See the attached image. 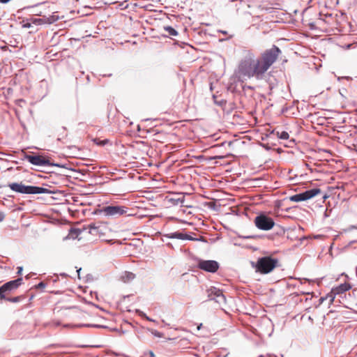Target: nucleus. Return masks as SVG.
<instances>
[{
	"label": "nucleus",
	"mask_w": 357,
	"mask_h": 357,
	"mask_svg": "<svg viewBox=\"0 0 357 357\" xmlns=\"http://www.w3.org/2000/svg\"><path fill=\"white\" fill-rule=\"evenodd\" d=\"M282 53L280 49L273 45L271 48L262 52L257 57L252 50L243 52V56L241 59L236 74L239 78L262 79L265 73L277 61Z\"/></svg>",
	"instance_id": "f257e3e1"
},
{
	"label": "nucleus",
	"mask_w": 357,
	"mask_h": 357,
	"mask_svg": "<svg viewBox=\"0 0 357 357\" xmlns=\"http://www.w3.org/2000/svg\"><path fill=\"white\" fill-rule=\"evenodd\" d=\"M278 259L266 256L259 257L257 262L251 261V265L257 272L261 274H268L278 266Z\"/></svg>",
	"instance_id": "f03ea898"
},
{
	"label": "nucleus",
	"mask_w": 357,
	"mask_h": 357,
	"mask_svg": "<svg viewBox=\"0 0 357 357\" xmlns=\"http://www.w3.org/2000/svg\"><path fill=\"white\" fill-rule=\"evenodd\" d=\"M8 186L14 192L25 195H37V194H51L52 191L47 188L26 185L22 183H10Z\"/></svg>",
	"instance_id": "7ed1b4c3"
},
{
	"label": "nucleus",
	"mask_w": 357,
	"mask_h": 357,
	"mask_svg": "<svg viewBox=\"0 0 357 357\" xmlns=\"http://www.w3.org/2000/svg\"><path fill=\"white\" fill-rule=\"evenodd\" d=\"M128 208L124 206L111 204L103 206L100 209L94 211L96 215H102L105 217L117 218L122 215H126Z\"/></svg>",
	"instance_id": "20e7f679"
},
{
	"label": "nucleus",
	"mask_w": 357,
	"mask_h": 357,
	"mask_svg": "<svg viewBox=\"0 0 357 357\" xmlns=\"http://www.w3.org/2000/svg\"><path fill=\"white\" fill-rule=\"evenodd\" d=\"M25 159L27 160L31 164L37 166H55L63 167V165H59L57 163L51 162L48 158L43 157L40 155H28L26 154L24 156Z\"/></svg>",
	"instance_id": "39448f33"
},
{
	"label": "nucleus",
	"mask_w": 357,
	"mask_h": 357,
	"mask_svg": "<svg viewBox=\"0 0 357 357\" xmlns=\"http://www.w3.org/2000/svg\"><path fill=\"white\" fill-rule=\"evenodd\" d=\"M255 224L258 229L264 231L271 229L275 225L273 218L265 214L257 215L255 219Z\"/></svg>",
	"instance_id": "423d86ee"
},
{
	"label": "nucleus",
	"mask_w": 357,
	"mask_h": 357,
	"mask_svg": "<svg viewBox=\"0 0 357 357\" xmlns=\"http://www.w3.org/2000/svg\"><path fill=\"white\" fill-rule=\"evenodd\" d=\"M22 283V278H19L14 280H10L0 287V300L6 298V294L17 289Z\"/></svg>",
	"instance_id": "0eeeda50"
},
{
	"label": "nucleus",
	"mask_w": 357,
	"mask_h": 357,
	"mask_svg": "<svg viewBox=\"0 0 357 357\" xmlns=\"http://www.w3.org/2000/svg\"><path fill=\"white\" fill-rule=\"evenodd\" d=\"M197 266L198 268L202 271L214 273L218 270L220 264L217 261L215 260L199 259L197 262Z\"/></svg>",
	"instance_id": "6e6552de"
},
{
	"label": "nucleus",
	"mask_w": 357,
	"mask_h": 357,
	"mask_svg": "<svg viewBox=\"0 0 357 357\" xmlns=\"http://www.w3.org/2000/svg\"><path fill=\"white\" fill-rule=\"evenodd\" d=\"M351 288L349 283L344 282L340 284L339 286L333 288L331 292L328 295V297L331 298V302H333L335 295L343 294L349 291Z\"/></svg>",
	"instance_id": "1a4fd4ad"
},
{
	"label": "nucleus",
	"mask_w": 357,
	"mask_h": 357,
	"mask_svg": "<svg viewBox=\"0 0 357 357\" xmlns=\"http://www.w3.org/2000/svg\"><path fill=\"white\" fill-rule=\"evenodd\" d=\"M165 237L168 238H176L181 240H188V241H200L199 238H194L188 234H183L182 232L176 231L173 233H169L164 235Z\"/></svg>",
	"instance_id": "9d476101"
},
{
	"label": "nucleus",
	"mask_w": 357,
	"mask_h": 357,
	"mask_svg": "<svg viewBox=\"0 0 357 357\" xmlns=\"http://www.w3.org/2000/svg\"><path fill=\"white\" fill-rule=\"evenodd\" d=\"M321 193V190L319 188H313L308 190H306L303 192V195L304 196L305 200H308L316 195Z\"/></svg>",
	"instance_id": "9b49d317"
},
{
	"label": "nucleus",
	"mask_w": 357,
	"mask_h": 357,
	"mask_svg": "<svg viewBox=\"0 0 357 357\" xmlns=\"http://www.w3.org/2000/svg\"><path fill=\"white\" fill-rule=\"evenodd\" d=\"M100 223H91L87 226V228L89 229V232L94 236H97L99 234H100Z\"/></svg>",
	"instance_id": "f8f14e48"
},
{
	"label": "nucleus",
	"mask_w": 357,
	"mask_h": 357,
	"mask_svg": "<svg viewBox=\"0 0 357 357\" xmlns=\"http://www.w3.org/2000/svg\"><path fill=\"white\" fill-rule=\"evenodd\" d=\"M220 289L212 287L210 289H207V296L208 298V300H213L214 301L216 297V294H218L220 292Z\"/></svg>",
	"instance_id": "ddd939ff"
},
{
	"label": "nucleus",
	"mask_w": 357,
	"mask_h": 357,
	"mask_svg": "<svg viewBox=\"0 0 357 357\" xmlns=\"http://www.w3.org/2000/svg\"><path fill=\"white\" fill-rule=\"evenodd\" d=\"M185 197L184 196H180L178 197H173L169 199V202L173 204L174 205H178L181 204L183 206V204L184 202Z\"/></svg>",
	"instance_id": "4468645a"
},
{
	"label": "nucleus",
	"mask_w": 357,
	"mask_h": 357,
	"mask_svg": "<svg viewBox=\"0 0 357 357\" xmlns=\"http://www.w3.org/2000/svg\"><path fill=\"white\" fill-rule=\"evenodd\" d=\"M289 200L294 202L305 201L303 192L291 196Z\"/></svg>",
	"instance_id": "2eb2a0df"
},
{
	"label": "nucleus",
	"mask_w": 357,
	"mask_h": 357,
	"mask_svg": "<svg viewBox=\"0 0 357 357\" xmlns=\"http://www.w3.org/2000/svg\"><path fill=\"white\" fill-rule=\"evenodd\" d=\"M214 301L219 304H223V303H226L225 296L222 294L221 290L220 291V292L218 294H216V297Z\"/></svg>",
	"instance_id": "dca6fc26"
},
{
	"label": "nucleus",
	"mask_w": 357,
	"mask_h": 357,
	"mask_svg": "<svg viewBox=\"0 0 357 357\" xmlns=\"http://www.w3.org/2000/svg\"><path fill=\"white\" fill-rule=\"evenodd\" d=\"M30 21L35 25H41L46 24V18L45 17L41 18H30Z\"/></svg>",
	"instance_id": "f3484780"
},
{
	"label": "nucleus",
	"mask_w": 357,
	"mask_h": 357,
	"mask_svg": "<svg viewBox=\"0 0 357 357\" xmlns=\"http://www.w3.org/2000/svg\"><path fill=\"white\" fill-rule=\"evenodd\" d=\"M164 30L166 31L169 35L172 36H176L178 34V31L170 26H164Z\"/></svg>",
	"instance_id": "a211bd4d"
},
{
	"label": "nucleus",
	"mask_w": 357,
	"mask_h": 357,
	"mask_svg": "<svg viewBox=\"0 0 357 357\" xmlns=\"http://www.w3.org/2000/svg\"><path fill=\"white\" fill-rule=\"evenodd\" d=\"M22 298H24V296H15V297H13V298H10V297H7L6 296V298H3V299L6 300V301H8L9 302H11V303H18L20 301H22Z\"/></svg>",
	"instance_id": "6ab92c4d"
},
{
	"label": "nucleus",
	"mask_w": 357,
	"mask_h": 357,
	"mask_svg": "<svg viewBox=\"0 0 357 357\" xmlns=\"http://www.w3.org/2000/svg\"><path fill=\"white\" fill-rule=\"evenodd\" d=\"M93 141L96 144L99 145V146H105L107 143H109V140L107 139L101 140L98 138H95L93 139Z\"/></svg>",
	"instance_id": "aec40b11"
},
{
	"label": "nucleus",
	"mask_w": 357,
	"mask_h": 357,
	"mask_svg": "<svg viewBox=\"0 0 357 357\" xmlns=\"http://www.w3.org/2000/svg\"><path fill=\"white\" fill-rule=\"evenodd\" d=\"M276 134L278 137L281 139H287L289 137V133L286 131H282L281 132H277Z\"/></svg>",
	"instance_id": "412c9836"
},
{
	"label": "nucleus",
	"mask_w": 357,
	"mask_h": 357,
	"mask_svg": "<svg viewBox=\"0 0 357 357\" xmlns=\"http://www.w3.org/2000/svg\"><path fill=\"white\" fill-rule=\"evenodd\" d=\"M45 18H46V24H48L54 23L58 19V17L54 15H51L48 17H45Z\"/></svg>",
	"instance_id": "4be33fe9"
},
{
	"label": "nucleus",
	"mask_w": 357,
	"mask_h": 357,
	"mask_svg": "<svg viewBox=\"0 0 357 357\" xmlns=\"http://www.w3.org/2000/svg\"><path fill=\"white\" fill-rule=\"evenodd\" d=\"M33 24L32 23V22H31V21H30V19H29V20H27V21H26V22L23 21L22 27H23V28H27V29H29V28L32 27Z\"/></svg>",
	"instance_id": "5701e85b"
},
{
	"label": "nucleus",
	"mask_w": 357,
	"mask_h": 357,
	"mask_svg": "<svg viewBox=\"0 0 357 357\" xmlns=\"http://www.w3.org/2000/svg\"><path fill=\"white\" fill-rule=\"evenodd\" d=\"M151 333L155 337H163V333L156 331V330H154V329H151Z\"/></svg>",
	"instance_id": "b1692460"
},
{
	"label": "nucleus",
	"mask_w": 357,
	"mask_h": 357,
	"mask_svg": "<svg viewBox=\"0 0 357 357\" xmlns=\"http://www.w3.org/2000/svg\"><path fill=\"white\" fill-rule=\"evenodd\" d=\"M79 327L81 326H86V327H95V328H105V326L102 325H97V324H82L79 325Z\"/></svg>",
	"instance_id": "393cba45"
},
{
	"label": "nucleus",
	"mask_w": 357,
	"mask_h": 357,
	"mask_svg": "<svg viewBox=\"0 0 357 357\" xmlns=\"http://www.w3.org/2000/svg\"><path fill=\"white\" fill-rule=\"evenodd\" d=\"M126 276H127V279H128V280H132V279H134V278H135V274H133L132 273L126 272Z\"/></svg>",
	"instance_id": "a878e982"
},
{
	"label": "nucleus",
	"mask_w": 357,
	"mask_h": 357,
	"mask_svg": "<svg viewBox=\"0 0 357 357\" xmlns=\"http://www.w3.org/2000/svg\"><path fill=\"white\" fill-rule=\"evenodd\" d=\"M46 287V284L44 282H39L36 286V289H43Z\"/></svg>",
	"instance_id": "bb28decb"
},
{
	"label": "nucleus",
	"mask_w": 357,
	"mask_h": 357,
	"mask_svg": "<svg viewBox=\"0 0 357 357\" xmlns=\"http://www.w3.org/2000/svg\"><path fill=\"white\" fill-rule=\"evenodd\" d=\"M353 229H357V225H350L344 231H351Z\"/></svg>",
	"instance_id": "cd10ccee"
},
{
	"label": "nucleus",
	"mask_w": 357,
	"mask_h": 357,
	"mask_svg": "<svg viewBox=\"0 0 357 357\" xmlns=\"http://www.w3.org/2000/svg\"><path fill=\"white\" fill-rule=\"evenodd\" d=\"M22 270H23V268H22V266H19V267H17V273L18 275H21V274H22Z\"/></svg>",
	"instance_id": "c85d7f7f"
},
{
	"label": "nucleus",
	"mask_w": 357,
	"mask_h": 357,
	"mask_svg": "<svg viewBox=\"0 0 357 357\" xmlns=\"http://www.w3.org/2000/svg\"><path fill=\"white\" fill-rule=\"evenodd\" d=\"M5 218V215L3 212H0V222L3 221Z\"/></svg>",
	"instance_id": "c756f323"
},
{
	"label": "nucleus",
	"mask_w": 357,
	"mask_h": 357,
	"mask_svg": "<svg viewBox=\"0 0 357 357\" xmlns=\"http://www.w3.org/2000/svg\"><path fill=\"white\" fill-rule=\"evenodd\" d=\"M149 355L150 357H155V354L152 351H149Z\"/></svg>",
	"instance_id": "7c9ffc66"
},
{
	"label": "nucleus",
	"mask_w": 357,
	"mask_h": 357,
	"mask_svg": "<svg viewBox=\"0 0 357 357\" xmlns=\"http://www.w3.org/2000/svg\"><path fill=\"white\" fill-rule=\"evenodd\" d=\"M137 312L139 315H141V316H144V317H146L145 314H144V313H143L142 311H140V310H137Z\"/></svg>",
	"instance_id": "2f4dec72"
},
{
	"label": "nucleus",
	"mask_w": 357,
	"mask_h": 357,
	"mask_svg": "<svg viewBox=\"0 0 357 357\" xmlns=\"http://www.w3.org/2000/svg\"><path fill=\"white\" fill-rule=\"evenodd\" d=\"M72 232L76 233L77 235L80 234V231L78 229H74V230L72 231Z\"/></svg>",
	"instance_id": "473e14b6"
},
{
	"label": "nucleus",
	"mask_w": 357,
	"mask_h": 357,
	"mask_svg": "<svg viewBox=\"0 0 357 357\" xmlns=\"http://www.w3.org/2000/svg\"><path fill=\"white\" fill-rule=\"evenodd\" d=\"M10 0H0V2L1 3H8V1H10Z\"/></svg>",
	"instance_id": "72a5a7b5"
},
{
	"label": "nucleus",
	"mask_w": 357,
	"mask_h": 357,
	"mask_svg": "<svg viewBox=\"0 0 357 357\" xmlns=\"http://www.w3.org/2000/svg\"><path fill=\"white\" fill-rule=\"evenodd\" d=\"M81 270H82V268H78V269L77 270V272L78 278H80L79 273H80Z\"/></svg>",
	"instance_id": "f704fd0d"
},
{
	"label": "nucleus",
	"mask_w": 357,
	"mask_h": 357,
	"mask_svg": "<svg viewBox=\"0 0 357 357\" xmlns=\"http://www.w3.org/2000/svg\"><path fill=\"white\" fill-rule=\"evenodd\" d=\"M202 326V324H200L198 326H197V329L199 330L201 328V327Z\"/></svg>",
	"instance_id": "c9c22d12"
},
{
	"label": "nucleus",
	"mask_w": 357,
	"mask_h": 357,
	"mask_svg": "<svg viewBox=\"0 0 357 357\" xmlns=\"http://www.w3.org/2000/svg\"><path fill=\"white\" fill-rule=\"evenodd\" d=\"M63 277H66L67 276V274L66 273H61V274Z\"/></svg>",
	"instance_id": "e433bc0d"
},
{
	"label": "nucleus",
	"mask_w": 357,
	"mask_h": 357,
	"mask_svg": "<svg viewBox=\"0 0 357 357\" xmlns=\"http://www.w3.org/2000/svg\"><path fill=\"white\" fill-rule=\"evenodd\" d=\"M146 319L149 320V321H153L151 319H150L149 317H146Z\"/></svg>",
	"instance_id": "4c0bfd02"
},
{
	"label": "nucleus",
	"mask_w": 357,
	"mask_h": 357,
	"mask_svg": "<svg viewBox=\"0 0 357 357\" xmlns=\"http://www.w3.org/2000/svg\"><path fill=\"white\" fill-rule=\"evenodd\" d=\"M351 44H349V45H348L347 46V49H349V48H350V47H351Z\"/></svg>",
	"instance_id": "58836bf2"
}]
</instances>
